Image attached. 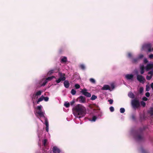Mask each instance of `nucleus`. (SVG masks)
<instances>
[{"label": "nucleus", "instance_id": "41", "mask_svg": "<svg viewBox=\"0 0 153 153\" xmlns=\"http://www.w3.org/2000/svg\"><path fill=\"white\" fill-rule=\"evenodd\" d=\"M108 101L110 104H112L113 102V100L112 99L109 100Z\"/></svg>", "mask_w": 153, "mask_h": 153}, {"label": "nucleus", "instance_id": "16", "mask_svg": "<svg viewBox=\"0 0 153 153\" xmlns=\"http://www.w3.org/2000/svg\"><path fill=\"white\" fill-rule=\"evenodd\" d=\"M148 113L151 116L153 115V108H151L148 111Z\"/></svg>", "mask_w": 153, "mask_h": 153}, {"label": "nucleus", "instance_id": "24", "mask_svg": "<svg viewBox=\"0 0 153 153\" xmlns=\"http://www.w3.org/2000/svg\"><path fill=\"white\" fill-rule=\"evenodd\" d=\"M67 61V58L66 57H64L61 59V62H66Z\"/></svg>", "mask_w": 153, "mask_h": 153}, {"label": "nucleus", "instance_id": "29", "mask_svg": "<svg viewBox=\"0 0 153 153\" xmlns=\"http://www.w3.org/2000/svg\"><path fill=\"white\" fill-rule=\"evenodd\" d=\"M97 119V117L96 116H94L92 118L91 121H92L95 122Z\"/></svg>", "mask_w": 153, "mask_h": 153}, {"label": "nucleus", "instance_id": "5", "mask_svg": "<svg viewBox=\"0 0 153 153\" xmlns=\"http://www.w3.org/2000/svg\"><path fill=\"white\" fill-rule=\"evenodd\" d=\"M42 108L41 105L38 106L36 108V113L39 115L40 117H45L44 113L42 111Z\"/></svg>", "mask_w": 153, "mask_h": 153}, {"label": "nucleus", "instance_id": "34", "mask_svg": "<svg viewBox=\"0 0 153 153\" xmlns=\"http://www.w3.org/2000/svg\"><path fill=\"white\" fill-rule=\"evenodd\" d=\"M75 87L76 89H78L80 88V85L78 84H76Z\"/></svg>", "mask_w": 153, "mask_h": 153}, {"label": "nucleus", "instance_id": "49", "mask_svg": "<svg viewBox=\"0 0 153 153\" xmlns=\"http://www.w3.org/2000/svg\"><path fill=\"white\" fill-rule=\"evenodd\" d=\"M148 62V61L146 59H145L144 60V62L145 64L147 63Z\"/></svg>", "mask_w": 153, "mask_h": 153}, {"label": "nucleus", "instance_id": "54", "mask_svg": "<svg viewBox=\"0 0 153 153\" xmlns=\"http://www.w3.org/2000/svg\"><path fill=\"white\" fill-rule=\"evenodd\" d=\"M151 88H152V90H153V82H152L151 84Z\"/></svg>", "mask_w": 153, "mask_h": 153}, {"label": "nucleus", "instance_id": "30", "mask_svg": "<svg viewBox=\"0 0 153 153\" xmlns=\"http://www.w3.org/2000/svg\"><path fill=\"white\" fill-rule=\"evenodd\" d=\"M141 105L143 107H145L146 106V103L143 101H142L140 102Z\"/></svg>", "mask_w": 153, "mask_h": 153}, {"label": "nucleus", "instance_id": "3", "mask_svg": "<svg viewBox=\"0 0 153 153\" xmlns=\"http://www.w3.org/2000/svg\"><path fill=\"white\" fill-rule=\"evenodd\" d=\"M132 106L134 108H137L140 106V103L138 100L135 98L131 102Z\"/></svg>", "mask_w": 153, "mask_h": 153}, {"label": "nucleus", "instance_id": "31", "mask_svg": "<svg viewBox=\"0 0 153 153\" xmlns=\"http://www.w3.org/2000/svg\"><path fill=\"white\" fill-rule=\"evenodd\" d=\"M64 105L66 107L68 108L70 106V104L69 102H65Z\"/></svg>", "mask_w": 153, "mask_h": 153}, {"label": "nucleus", "instance_id": "55", "mask_svg": "<svg viewBox=\"0 0 153 153\" xmlns=\"http://www.w3.org/2000/svg\"><path fill=\"white\" fill-rule=\"evenodd\" d=\"M152 50H153V49H152Z\"/></svg>", "mask_w": 153, "mask_h": 153}, {"label": "nucleus", "instance_id": "19", "mask_svg": "<svg viewBox=\"0 0 153 153\" xmlns=\"http://www.w3.org/2000/svg\"><path fill=\"white\" fill-rule=\"evenodd\" d=\"M43 100V96H42L41 97L38 99L37 101V103L38 104L39 102L42 101Z\"/></svg>", "mask_w": 153, "mask_h": 153}, {"label": "nucleus", "instance_id": "8", "mask_svg": "<svg viewBox=\"0 0 153 153\" xmlns=\"http://www.w3.org/2000/svg\"><path fill=\"white\" fill-rule=\"evenodd\" d=\"M146 69L147 71H149L151 69L153 70V64H148L146 67Z\"/></svg>", "mask_w": 153, "mask_h": 153}, {"label": "nucleus", "instance_id": "1", "mask_svg": "<svg viewBox=\"0 0 153 153\" xmlns=\"http://www.w3.org/2000/svg\"><path fill=\"white\" fill-rule=\"evenodd\" d=\"M73 111L75 116H79V118L84 116L85 114L86 109L81 104H77L73 108Z\"/></svg>", "mask_w": 153, "mask_h": 153}, {"label": "nucleus", "instance_id": "28", "mask_svg": "<svg viewBox=\"0 0 153 153\" xmlns=\"http://www.w3.org/2000/svg\"><path fill=\"white\" fill-rule=\"evenodd\" d=\"M120 113H124L125 111V109L123 108H121L120 109Z\"/></svg>", "mask_w": 153, "mask_h": 153}, {"label": "nucleus", "instance_id": "48", "mask_svg": "<svg viewBox=\"0 0 153 153\" xmlns=\"http://www.w3.org/2000/svg\"><path fill=\"white\" fill-rule=\"evenodd\" d=\"M143 100L144 101H146L147 100H148V99L146 97H144L143 98Z\"/></svg>", "mask_w": 153, "mask_h": 153}, {"label": "nucleus", "instance_id": "13", "mask_svg": "<svg viewBox=\"0 0 153 153\" xmlns=\"http://www.w3.org/2000/svg\"><path fill=\"white\" fill-rule=\"evenodd\" d=\"M140 73L141 74H143L144 72L145 67L143 65H141L140 67Z\"/></svg>", "mask_w": 153, "mask_h": 153}, {"label": "nucleus", "instance_id": "46", "mask_svg": "<svg viewBox=\"0 0 153 153\" xmlns=\"http://www.w3.org/2000/svg\"><path fill=\"white\" fill-rule=\"evenodd\" d=\"M148 74H151L150 76H152L153 75V72L152 71H150L148 72Z\"/></svg>", "mask_w": 153, "mask_h": 153}, {"label": "nucleus", "instance_id": "18", "mask_svg": "<svg viewBox=\"0 0 153 153\" xmlns=\"http://www.w3.org/2000/svg\"><path fill=\"white\" fill-rule=\"evenodd\" d=\"M128 96L130 98H134V95L133 93L130 92L128 94Z\"/></svg>", "mask_w": 153, "mask_h": 153}, {"label": "nucleus", "instance_id": "11", "mask_svg": "<svg viewBox=\"0 0 153 153\" xmlns=\"http://www.w3.org/2000/svg\"><path fill=\"white\" fill-rule=\"evenodd\" d=\"M53 153H59L60 150L56 146H54L53 148Z\"/></svg>", "mask_w": 153, "mask_h": 153}, {"label": "nucleus", "instance_id": "40", "mask_svg": "<svg viewBox=\"0 0 153 153\" xmlns=\"http://www.w3.org/2000/svg\"><path fill=\"white\" fill-rule=\"evenodd\" d=\"M131 118L133 120H135V115L134 114H132L131 116Z\"/></svg>", "mask_w": 153, "mask_h": 153}, {"label": "nucleus", "instance_id": "50", "mask_svg": "<svg viewBox=\"0 0 153 153\" xmlns=\"http://www.w3.org/2000/svg\"><path fill=\"white\" fill-rule=\"evenodd\" d=\"M144 119H145L144 116V115L143 116V117H142L141 116L140 117V120H141V121H142Z\"/></svg>", "mask_w": 153, "mask_h": 153}, {"label": "nucleus", "instance_id": "45", "mask_svg": "<svg viewBox=\"0 0 153 153\" xmlns=\"http://www.w3.org/2000/svg\"><path fill=\"white\" fill-rule=\"evenodd\" d=\"M128 56L129 58H131L132 57V55L131 53H129L128 54Z\"/></svg>", "mask_w": 153, "mask_h": 153}, {"label": "nucleus", "instance_id": "10", "mask_svg": "<svg viewBox=\"0 0 153 153\" xmlns=\"http://www.w3.org/2000/svg\"><path fill=\"white\" fill-rule=\"evenodd\" d=\"M125 77L128 80H133L134 75L132 74H127L126 75Z\"/></svg>", "mask_w": 153, "mask_h": 153}, {"label": "nucleus", "instance_id": "14", "mask_svg": "<svg viewBox=\"0 0 153 153\" xmlns=\"http://www.w3.org/2000/svg\"><path fill=\"white\" fill-rule=\"evenodd\" d=\"M110 89V87L108 85H105L102 88V90H109Z\"/></svg>", "mask_w": 153, "mask_h": 153}, {"label": "nucleus", "instance_id": "26", "mask_svg": "<svg viewBox=\"0 0 153 153\" xmlns=\"http://www.w3.org/2000/svg\"><path fill=\"white\" fill-rule=\"evenodd\" d=\"M42 91H39L36 93L35 94L37 96H38L40 95L41 94Z\"/></svg>", "mask_w": 153, "mask_h": 153}, {"label": "nucleus", "instance_id": "36", "mask_svg": "<svg viewBox=\"0 0 153 153\" xmlns=\"http://www.w3.org/2000/svg\"><path fill=\"white\" fill-rule=\"evenodd\" d=\"M48 81L46 79L43 82V83L42 84V86H45L46 84L47 83Z\"/></svg>", "mask_w": 153, "mask_h": 153}, {"label": "nucleus", "instance_id": "52", "mask_svg": "<svg viewBox=\"0 0 153 153\" xmlns=\"http://www.w3.org/2000/svg\"><path fill=\"white\" fill-rule=\"evenodd\" d=\"M149 58L150 59L153 58V54H151L149 56Z\"/></svg>", "mask_w": 153, "mask_h": 153}, {"label": "nucleus", "instance_id": "44", "mask_svg": "<svg viewBox=\"0 0 153 153\" xmlns=\"http://www.w3.org/2000/svg\"><path fill=\"white\" fill-rule=\"evenodd\" d=\"M145 95L146 97H149L150 95V93L149 92H147L146 93Z\"/></svg>", "mask_w": 153, "mask_h": 153}, {"label": "nucleus", "instance_id": "25", "mask_svg": "<svg viewBox=\"0 0 153 153\" xmlns=\"http://www.w3.org/2000/svg\"><path fill=\"white\" fill-rule=\"evenodd\" d=\"M76 93V91L74 89H72L71 91V93L73 95H75Z\"/></svg>", "mask_w": 153, "mask_h": 153}, {"label": "nucleus", "instance_id": "6", "mask_svg": "<svg viewBox=\"0 0 153 153\" xmlns=\"http://www.w3.org/2000/svg\"><path fill=\"white\" fill-rule=\"evenodd\" d=\"M137 79L140 82L143 84L146 81L145 78L142 75H137Z\"/></svg>", "mask_w": 153, "mask_h": 153}, {"label": "nucleus", "instance_id": "7", "mask_svg": "<svg viewBox=\"0 0 153 153\" xmlns=\"http://www.w3.org/2000/svg\"><path fill=\"white\" fill-rule=\"evenodd\" d=\"M87 89H84L81 92L86 97H90L91 96V93L87 92Z\"/></svg>", "mask_w": 153, "mask_h": 153}, {"label": "nucleus", "instance_id": "35", "mask_svg": "<svg viewBox=\"0 0 153 153\" xmlns=\"http://www.w3.org/2000/svg\"><path fill=\"white\" fill-rule=\"evenodd\" d=\"M43 98L45 101H48V100L49 98L48 97H44L43 96Z\"/></svg>", "mask_w": 153, "mask_h": 153}, {"label": "nucleus", "instance_id": "51", "mask_svg": "<svg viewBox=\"0 0 153 153\" xmlns=\"http://www.w3.org/2000/svg\"><path fill=\"white\" fill-rule=\"evenodd\" d=\"M48 127L49 126H46L45 129L47 132H48Z\"/></svg>", "mask_w": 153, "mask_h": 153}, {"label": "nucleus", "instance_id": "2", "mask_svg": "<svg viewBox=\"0 0 153 153\" xmlns=\"http://www.w3.org/2000/svg\"><path fill=\"white\" fill-rule=\"evenodd\" d=\"M144 130V128H140L136 134L135 138L139 141H141L143 140L144 136L143 131Z\"/></svg>", "mask_w": 153, "mask_h": 153}, {"label": "nucleus", "instance_id": "27", "mask_svg": "<svg viewBox=\"0 0 153 153\" xmlns=\"http://www.w3.org/2000/svg\"><path fill=\"white\" fill-rule=\"evenodd\" d=\"M90 82L93 83H95V80L93 78H90L89 79Z\"/></svg>", "mask_w": 153, "mask_h": 153}, {"label": "nucleus", "instance_id": "37", "mask_svg": "<svg viewBox=\"0 0 153 153\" xmlns=\"http://www.w3.org/2000/svg\"><path fill=\"white\" fill-rule=\"evenodd\" d=\"M152 76H147L146 77V78L147 80H150L152 78Z\"/></svg>", "mask_w": 153, "mask_h": 153}, {"label": "nucleus", "instance_id": "15", "mask_svg": "<svg viewBox=\"0 0 153 153\" xmlns=\"http://www.w3.org/2000/svg\"><path fill=\"white\" fill-rule=\"evenodd\" d=\"M139 59L137 58H134L132 59V62L133 63H136L138 62L139 61Z\"/></svg>", "mask_w": 153, "mask_h": 153}, {"label": "nucleus", "instance_id": "23", "mask_svg": "<svg viewBox=\"0 0 153 153\" xmlns=\"http://www.w3.org/2000/svg\"><path fill=\"white\" fill-rule=\"evenodd\" d=\"M97 98V96L95 95H92L91 97V100H95Z\"/></svg>", "mask_w": 153, "mask_h": 153}, {"label": "nucleus", "instance_id": "22", "mask_svg": "<svg viewBox=\"0 0 153 153\" xmlns=\"http://www.w3.org/2000/svg\"><path fill=\"white\" fill-rule=\"evenodd\" d=\"M147 47L148 48V51L149 52H150L151 51V46L150 44H148L147 45Z\"/></svg>", "mask_w": 153, "mask_h": 153}, {"label": "nucleus", "instance_id": "21", "mask_svg": "<svg viewBox=\"0 0 153 153\" xmlns=\"http://www.w3.org/2000/svg\"><path fill=\"white\" fill-rule=\"evenodd\" d=\"M44 118H45V124L46 125V126H49L47 118L45 117Z\"/></svg>", "mask_w": 153, "mask_h": 153}, {"label": "nucleus", "instance_id": "17", "mask_svg": "<svg viewBox=\"0 0 153 153\" xmlns=\"http://www.w3.org/2000/svg\"><path fill=\"white\" fill-rule=\"evenodd\" d=\"M79 67L80 69L83 70H85V66L83 64H80L79 65Z\"/></svg>", "mask_w": 153, "mask_h": 153}, {"label": "nucleus", "instance_id": "43", "mask_svg": "<svg viewBox=\"0 0 153 153\" xmlns=\"http://www.w3.org/2000/svg\"><path fill=\"white\" fill-rule=\"evenodd\" d=\"M47 140L46 139H45L44 140L43 142V144L44 146H45L46 143L47 142Z\"/></svg>", "mask_w": 153, "mask_h": 153}, {"label": "nucleus", "instance_id": "53", "mask_svg": "<svg viewBox=\"0 0 153 153\" xmlns=\"http://www.w3.org/2000/svg\"><path fill=\"white\" fill-rule=\"evenodd\" d=\"M74 102H75V101H73L71 102L70 103L71 105H73Z\"/></svg>", "mask_w": 153, "mask_h": 153}, {"label": "nucleus", "instance_id": "38", "mask_svg": "<svg viewBox=\"0 0 153 153\" xmlns=\"http://www.w3.org/2000/svg\"><path fill=\"white\" fill-rule=\"evenodd\" d=\"M38 98V96H37L36 95V94H34L33 95V97L32 99H35V98Z\"/></svg>", "mask_w": 153, "mask_h": 153}, {"label": "nucleus", "instance_id": "33", "mask_svg": "<svg viewBox=\"0 0 153 153\" xmlns=\"http://www.w3.org/2000/svg\"><path fill=\"white\" fill-rule=\"evenodd\" d=\"M143 90V87H141L139 89V92L140 93H142Z\"/></svg>", "mask_w": 153, "mask_h": 153}, {"label": "nucleus", "instance_id": "47", "mask_svg": "<svg viewBox=\"0 0 153 153\" xmlns=\"http://www.w3.org/2000/svg\"><path fill=\"white\" fill-rule=\"evenodd\" d=\"M149 86L146 85V91H149Z\"/></svg>", "mask_w": 153, "mask_h": 153}, {"label": "nucleus", "instance_id": "4", "mask_svg": "<svg viewBox=\"0 0 153 153\" xmlns=\"http://www.w3.org/2000/svg\"><path fill=\"white\" fill-rule=\"evenodd\" d=\"M59 78L56 80V82L57 83H59L61 81H65L66 79V77H65V74L59 72Z\"/></svg>", "mask_w": 153, "mask_h": 153}, {"label": "nucleus", "instance_id": "39", "mask_svg": "<svg viewBox=\"0 0 153 153\" xmlns=\"http://www.w3.org/2000/svg\"><path fill=\"white\" fill-rule=\"evenodd\" d=\"M109 109L111 112H113L114 110V108L112 106L110 107Z\"/></svg>", "mask_w": 153, "mask_h": 153}, {"label": "nucleus", "instance_id": "9", "mask_svg": "<svg viewBox=\"0 0 153 153\" xmlns=\"http://www.w3.org/2000/svg\"><path fill=\"white\" fill-rule=\"evenodd\" d=\"M79 100V102L80 103H84L85 102V98L82 96H81L78 98Z\"/></svg>", "mask_w": 153, "mask_h": 153}, {"label": "nucleus", "instance_id": "42", "mask_svg": "<svg viewBox=\"0 0 153 153\" xmlns=\"http://www.w3.org/2000/svg\"><path fill=\"white\" fill-rule=\"evenodd\" d=\"M54 71V70H51L50 71L48 72V74H52L53 73Z\"/></svg>", "mask_w": 153, "mask_h": 153}, {"label": "nucleus", "instance_id": "12", "mask_svg": "<svg viewBox=\"0 0 153 153\" xmlns=\"http://www.w3.org/2000/svg\"><path fill=\"white\" fill-rule=\"evenodd\" d=\"M64 87L66 88H68L70 86V83L68 80H65L64 82Z\"/></svg>", "mask_w": 153, "mask_h": 153}, {"label": "nucleus", "instance_id": "32", "mask_svg": "<svg viewBox=\"0 0 153 153\" xmlns=\"http://www.w3.org/2000/svg\"><path fill=\"white\" fill-rule=\"evenodd\" d=\"M143 54H141L139 55L137 58L139 59V60H140V59H141L143 58Z\"/></svg>", "mask_w": 153, "mask_h": 153}, {"label": "nucleus", "instance_id": "20", "mask_svg": "<svg viewBox=\"0 0 153 153\" xmlns=\"http://www.w3.org/2000/svg\"><path fill=\"white\" fill-rule=\"evenodd\" d=\"M54 77V76H51L48 77L46 79V80L48 82V81H50Z\"/></svg>", "mask_w": 153, "mask_h": 153}]
</instances>
